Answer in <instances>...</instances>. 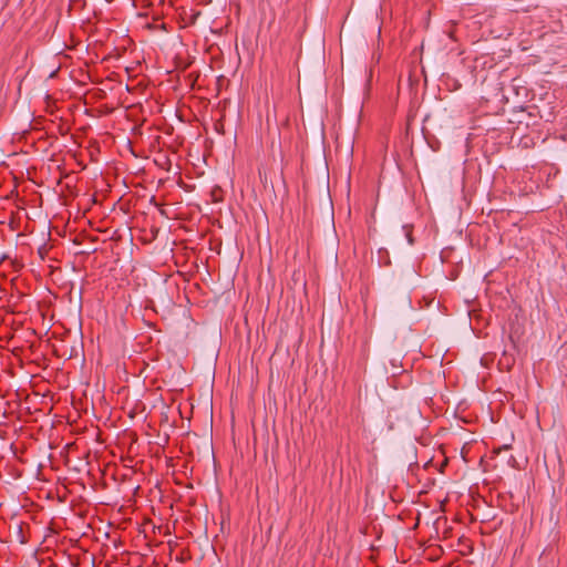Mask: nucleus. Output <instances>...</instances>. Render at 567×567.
<instances>
[{"label": "nucleus", "instance_id": "1", "mask_svg": "<svg viewBox=\"0 0 567 567\" xmlns=\"http://www.w3.org/2000/svg\"><path fill=\"white\" fill-rule=\"evenodd\" d=\"M406 238H408L409 244H410V245H413L414 239H413V237H412V231H411V230H409V231L406 233Z\"/></svg>", "mask_w": 567, "mask_h": 567}]
</instances>
